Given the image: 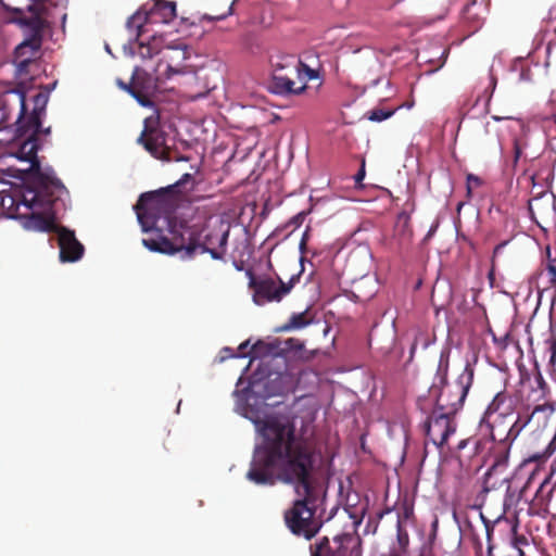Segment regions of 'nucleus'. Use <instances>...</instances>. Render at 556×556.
I'll list each match as a JSON object with an SVG mask.
<instances>
[{
  "mask_svg": "<svg viewBox=\"0 0 556 556\" xmlns=\"http://www.w3.org/2000/svg\"><path fill=\"white\" fill-rule=\"evenodd\" d=\"M233 4L235 2H230L224 10H211L210 12L203 13L202 21L216 22L226 18L232 14Z\"/></svg>",
  "mask_w": 556,
  "mask_h": 556,
  "instance_id": "a878e982",
  "label": "nucleus"
},
{
  "mask_svg": "<svg viewBox=\"0 0 556 556\" xmlns=\"http://www.w3.org/2000/svg\"><path fill=\"white\" fill-rule=\"evenodd\" d=\"M505 244V242H502L494 248L493 257H495L500 253V251L504 248Z\"/></svg>",
  "mask_w": 556,
  "mask_h": 556,
  "instance_id": "58836bf2",
  "label": "nucleus"
},
{
  "mask_svg": "<svg viewBox=\"0 0 556 556\" xmlns=\"http://www.w3.org/2000/svg\"><path fill=\"white\" fill-rule=\"evenodd\" d=\"M121 86L123 89L130 92L142 105L150 104V101L144 96H142L140 92L135 91L130 86L125 85L123 83H121Z\"/></svg>",
  "mask_w": 556,
  "mask_h": 556,
  "instance_id": "c756f323",
  "label": "nucleus"
},
{
  "mask_svg": "<svg viewBox=\"0 0 556 556\" xmlns=\"http://www.w3.org/2000/svg\"><path fill=\"white\" fill-rule=\"evenodd\" d=\"M509 454L494 453V460L484 475L482 493L486 494L493 490L500 489L503 484L510 488V479L505 475Z\"/></svg>",
  "mask_w": 556,
  "mask_h": 556,
  "instance_id": "4468645a",
  "label": "nucleus"
},
{
  "mask_svg": "<svg viewBox=\"0 0 556 556\" xmlns=\"http://www.w3.org/2000/svg\"><path fill=\"white\" fill-rule=\"evenodd\" d=\"M313 320V316L309 314V309L301 313L292 314L288 323L281 327V330L289 331L293 329H302L308 326Z\"/></svg>",
  "mask_w": 556,
  "mask_h": 556,
  "instance_id": "4be33fe9",
  "label": "nucleus"
},
{
  "mask_svg": "<svg viewBox=\"0 0 556 556\" xmlns=\"http://www.w3.org/2000/svg\"><path fill=\"white\" fill-rule=\"evenodd\" d=\"M510 71L517 75V81L529 83L532 80L530 63L525 59H517L511 63Z\"/></svg>",
  "mask_w": 556,
  "mask_h": 556,
  "instance_id": "5701e85b",
  "label": "nucleus"
},
{
  "mask_svg": "<svg viewBox=\"0 0 556 556\" xmlns=\"http://www.w3.org/2000/svg\"><path fill=\"white\" fill-rule=\"evenodd\" d=\"M292 74L295 76L299 83H304L305 86L308 80L319 78V72L317 70L311 68L301 61L296 62L292 70Z\"/></svg>",
  "mask_w": 556,
  "mask_h": 556,
  "instance_id": "b1692460",
  "label": "nucleus"
},
{
  "mask_svg": "<svg viewBox=\"0 0 556 556\" xmlns=\"http://www.w3.org/2000/svg\"><path fill=\"white\" fill-rule=\"evenodd\" d=\"M456 426L454 414L434 407L425 421L424 428L426 437L433 445L442 447L448 438L455 433Z\"/></svg>",
  "mask_w": 556,
  "mask_h": 556,
  "instance_id": "9b49d317",
  "label": "nucleus"
},
{
  "mask_svg": "<svg viewBox=\"0 0 556 556\" xmlns=\"http://www.w3.org/2000/svg\"><path fill=\"white\" fill-rule=\"evenodd\" d=\"M541 409L538 405L531 415H518L517 418L483 416L481 426L485 424L490 431V437L495 443L494 453L509 454L514 441L530 422L533 414Z\"/></svg>",
  "mask_w": 556,
  "mask_h": 556,
  "instance_id": "6e6552de",
  "label": "nucleus"
},
{
  "mask_svg": "<svg viewBox=\"0 0 556 556\" xmlns=\"http://www.w3.org/2000/svg\"><path fill=\"white\" fill-rule=\"evenodd\" d=\"M470 442H473V443H475V445H477V444H478V441H477V440L468 439V440H462V441L458 443V446H457V447H458L459 450H462V448H464V447H465L468 443H470Z\"/></svg>",
  "mask_w": 556,
  "mask_h": 556,
  "instance_id": "c9c22d12",
  "label": "nucleus"
},
{
  "mask_svg": "<svg viewBox=\"0 0 556 556\" xmlns=\"http://www.w3.org/2000/svg\"><path fill=\"white\" fill-rule=\"evenodd\" d=\"M170 238L160 236L155 239H143L142 243L153 252L173 255L185 251L191 257L195 253H210L214 260H223L227 252L229 226L220 219H203L192 224L177 223L166 218Z\"/></svg>",
  "mask_w": 556,
  "mask_h": 556,
  "instance_id": "7ed1b4c3",
  "label": "nucleus"
},
{
  "mask_svg": "<svg viewBox=\"0 0 556 556\" xmlns=\"http://www.w3.org/2000/svg\"><path fill=\"white\" fill-rule=\"evenodd\" d=\"M549 392L547 382L540 370H536L531 383V393L528 395V400L534 403L545 401Z\"/></svg>",
  "mask_w": 556,
  "mask_h": 556,
  "instance_id": "aec40b11",
  "label": "nucleus"
},
{
  "mask_svg": "<svg viewBox=\"0 0 556 556\" xmlns=\"http://www.w3.org/2000/svg\"><path fill=\"white\" fill-rule=\"evenodd\" d=\"M250 355L251 358L281 359L282 367H279V372L292 370L300 363L309 359L303 341L295 338L258 340L251 346Z\"/></svg>",
  "mask_w": 556,
  "mask_h": 556,
  "instance_id": "423d86ee",
  "label": "nucleus"
},
{
  "mask_svg": "<svg viewBox=\"0 0 556 556\" xmlns=\"http://www.w3.org/2000/svg\"><path fill=\"white\" fill-rule=\"evenodd\" d=\"M381 556H408V554L390 547L389 552Z\"/></svg>",
  "mask_w": 556,
  "mask_h": 556,
  "instance_id": "f704fd0d",
  "label": "nucleus"
},
{
  "mask_svg": "<svg viewBox=\"0 0 556 556\" xmlns=\"http://www.w3.org/2000/svg\"><path fill=\"white\" fill-rule=\"evenodd\" d=\"M305 219V213L304 212H301L299 214H296L295 216H293L289 224L294 226V227H300L302 225V223L304 222Z\"/></svg>",
  "mask_w": 556,
  "mask_h": 556,
  "instance_id": "72a5a7b5",
  "label": "nucleus"
},
{
  "mask_svg": "<svg viewBox=\"0 0 556 556\" xmlns=\"http://www.w3.org/2000/svg\"><path fill=\"white\" fill-rule=\"evenodd\" d=\"M262 442L255 447L247 479L258 485H275L278 481L295 484L300 498L287 509L283 519L296 536L312 540L323 521L315 517L324 500L321 486L313 480L320 458L313 442L296 437L294 424L285 416H266L255 421Z\"/></svg>",
  "mask_w": 556,
  "mask_h": 556,
  "instance_id": "f257e3e1",
  "label": "nucleus"
},
{
  "mask_svg": "<svg viewBox=\"0 0 556 556\" xmlns=\"http://www.w3.org/2000/svg\"><path fill=\"white\" fill-rule=\"evenodd\" d=\"M554 122L556 123V115H554Z\"/></svg>",
  "mask_w": 556,
  "mask_h": 556,
  "instance_id": "de8ad7c7",
  "label": "nucleus"
},
{
  "mask_svg": "<svg viewBox=\"0 0 556 556\" xmlns=\"http://www.w3.org/2000/svg\"><path fill=\"white\" fill-rule=\"evenodd\" d=\"M490 2H467L462 10L464 20L472 22L473 27L477 29L481 25L480 9L483 7V11L489 9Z\"/></svg>",
  "mask_w": 556,
  "mask_h": 556,
  "instance_id": "412c9836",
  "label": "nucleus"
},
{
  "mask_svg": "<svg viewBox=\"0 0 556 556\" xmlns=\"http://www.w3.org/2000/svg\"><path fill=\"white\" fill-rule=\"evenodd\" d=\"M366 172H365V160H362L361 168L357 172V174L354 176L355 184L357 186H362V181L365 178Z\"/></svg>",
  "mask_w": 556,
  "mask_h": 556,
  "instance_id": "473e14b6",
  "label": "nucleus"
},
{
  "mask_svg": "<svg viewBox=\"0 0 556 556\" xmlns=\"http://www.w3.org/2000/svg\"><path fill=\"white\" fill-rule=\"evenodd\" d=\"M359 522H361V520H354L353 521V527L355 528Z\"/></svg>",
  "mask_w": 556,
  "mask_h": 556,
  "instance_id": "49530a36",
  "label": "nucleus"
},
{
  "mask_svg": "<svg viewBox=\"0 0 556 556\" xmlns=\"http://www.w3.org/2000/svg\"><path fill=\"white\" fill-rule=\"evenodd\" d=\"M464 203L463 202H459L458 205H457V211L459 212L463 207Z\"/></svg>",
  "mask_w": 556,
  "mask_h": 556,
  "instance_id": "c03bdc74",
  "label": "nucleus"
},
{
  "mask_svg": "<svg viewBox=\"0 0 556 556\" xmlns=\"http://www.w3.org/2000/svg\"><path fill=\"white\" fill-rule=\"evenodd\" d=\"M0 3L8 13L7 21L16 24L24 35V40L14 49L13 63L16 77L26 78L30 74V66L40 58L47 27L46 2H31L25 9Z\"/></svg>",
  "mask_w": 556,
  "mask_h": 556,
  "instance_id": "20e7f679",
  "label": "nucleus"
},
{
  "mask_svg": "<svg viewBox=\"0 0 556 556\" xmlns=\"http://www.w3.org/2000/svg\"><path fill=\"white\" fill-rule=\"evenodd\" d=\"M547 271L552 276L553 279H556V266L548 264Z\"/></svg>",
  "mask_w": 556,
  "mask_h": 556,
  "instance_id": "e433bc0d",
  "label": "nucleus"
},
{
  "mask_svg": "<svg viewBox=\"0 0 556 556\" xmlns=\"http://www.w3.org/2000/svg\"><path fill=\"white\" fill-rule=\"evenodd\" d=\"M176 2H152L150 8L147 4L142 10L132 14L126 23L127 28L134 31L136 37L149 31L150 25H167L177 18Z\"/></svg>",
  "mask_w": 556,
  "mask_h": 556,
  "instance_id": "1a4fd4ad",
  "label": "nucleus"
},
{
  "mask_svg": "<svg viewBox=\"0 0 556 556\" xmlns=\"http://www.w3.org/2000/svg\"><path fill=\"white\" fill-rule=\"evenodd\" d=\"M49 100L48 92L40 91L33 98V109L28 112L26 93L21 88L5 90L0 96L3 111L0 124L9 122L11 114L16 113L14 137L8 141L3 155H9L29 164L24 170L25 186L22 193L23 203L31 210L25 216L24 227L27 230L58 232L61 226L55 224L56 214L65 210V198L68 191L56 177L52 167H42L37 156L42 147L41 136L48 137L51 127L43 128L41 119L46 115Z\"/></svg>",
  "mask_w": 556,
  "mask_h": 556,
  "instance_id": "f03ea898",
  "label": "nucleus"
},
{
  "mask_svg": "<svg viewBox=\"0 0 556 556\" xmlns=\"http://www.w3.org/2000/svg\"><path fill=\"white\" fill-rule=\"evenodd\" d=\"M532 480V477H530L527 481V483L525 484V486L521 489V495L526 492L527 488L529 486L530 482Z\"/></svg>",
  "mask_w": 556,
  "mask_h": 556,
  "instance_id": "a19ab883",
  "label": "nucleus"
},
{
  "mask_svg": "<svg viewBox=\"0 0 556 556\" xmlns=\"http://www.w3.org/2000/svg\"><path fill=\"white\" fill-rule=\"evenodd\" d=\"M483 185V180L475 175V174H468L466 177V195L468 199L472 195V190L475 188L481 187Z\"/></svg>",
  "mask_w": 556,
  "mask_h": 556,
  "instance_id": "c85d7f7f",
  "label": "nucleus"
},
{
  "mask_svg": "<svg viewBox=\"0 0 556 556\" xmlns=\"http://www.w3.org/2000/svg\"><path fill=\"white\" fill-rule=\"evenodd\" d=\"M250 277L249 287L253 289V301L257 305L268 302H279L289 291L291 285H286L281 279L278 282L271 278L256 279L251 270L247 273Z\"/></svg>",
  "mask_w": 556,
  "mask_h": 556,
  "instance_id": "ddd939ff",
  "label": "nucleus"
},
{
  "mask_svg": "<svg viewBox=\"0 0 556 556\" xmlns=\"http://www.w3.org/2000/svg\"><path fill=\"white\" fill-rule=\"evenodd\" d=\"M517 400L507 392H498L488 405L484 415L488 417L515 418Z\"/></svg>",
  "mask_w": 556,
  "mask_h": 556,
  "instance_id": "dca6fc26",
  "label": "nucleus"
},
{
  "mask_svg": "<svg viewBox=\"0 0 556 556\" xmlns=\"http://www.w3.org/2000/svg\"><path fill=\"white\" fill-rule=\"evenodd\" d=\"M223 352H229V356H235V354L231 353V349L225 348Z\"/></svg>",
  "mask_w": 556,
  "mask_h": 556,
  "instance_id": "79ce46f5",
  "label": "nucleus"
},
{
  "mask_svg": "<svg viewBox=\"0 0 556 556\" xmlns=\"http://www.w3.org/2000/svg\"><path fill=\"white\" fill-rule=\"evenodd\" d=\"M394 113L395 110H384L376 108L368 112V119L372 122H382L391 117Z\"/></svg>",
  "mask_w": 556,
  "mask_h": 556,
  "instance_id": "bb28decb",
  "label": "nucleus"
},
{
  "mask_svg": "<svg viewBox=\"0 0 556 556\" xmlns=\"http://www.w3.org/2000/svg\"><path fill=\"white\" fill-rule=\"evenodd\" d=\"M376 293L375 286L369 281L362 279L354 286L353 294L358 301H367Z\"/></svg>",
  "mask_w": 556,
  "mask_h": 556,
  "instance_id": "393cba45",
  "label": "nucleus"
},
{
  "mask_svg": "<svg viewBox=\"0 0 556 556\" xmlns=\"http://www.w3.org/2000/svg\"><path fill=\"white\" fill-rule=\"evenodd\" d=\"M521 154H522V148H521V146L519 143V140L518 139H514V160H513L514 166L517 165Z\"/></svg>",
  "mask_w": 556,
  "mask_h": 556,
  "instance_id": "2f4dec72",
  "label": "nucleus"
},
{
  "mask_svg": "<svg viewBox=\"0 0 556 556\" xmlns=\"http://www.w3.org/2000/svg\"><path fill=\"white\" fill-rule=\"evenodd\" d=\"M294 77L295 76L292 74V72L289 75L283 74L281 70H276L271 79V90L275 93L281 96L302 93L306 89V86L304 83L301 84L299 80L296 81Z\"/></svg>",
  "mask_w": 556,
  "mask_h": 556,
  "instance_id": "f3484780",
  "label": "nucleus"
},
{
  "mask_svg": "<svg viewBox=\"0 0 556 556\" xmlns=\"http://www.w3.org/2000/svg\"><path fill=\"white\" fill-rule=\"evenodd\" d=\"M448 357L444 358L441 354L438 376L441 387L433 384L430 393L435 396V406L441 410L456 415L464 406L467 394L472 386L475 369L470 364H466L464 370L452 383L447 382Z\"/></svg>",
  "mask_w": 556,
  "mask_h": 556,
  "instance_id": "39448f33",
  "label": "nucleus"
},
{
  "mask_svg": "<svg viewBox=\"0 0 556 556\" xmlns=\"http://www.w3.org/2000/svg\"><path fill=\"white\" fill-rule=\"evenodd\" d=\"M188 47L182 41H175L173 45L166 47L168 51L164 55L167 64V70L173 73H179L184 62L189 58Z\"/></svg>",
  "mask_w": 556,
  "mask_h": 556,
  "instance_id": "a211bd4d",
  "label": "nucleus"
},
{
  "mask_svg": "<svg viewBox=\"0 0 556 556\" xmlns=\"http://www.w3.org/2000/svg\"><path fill=\"white\" fill-rule=\"evenodd\" d=\"M194 185L195 181L193 176L189 173H186L179 180L168 186L166 189H162L157 192L142 193L135 208L143 231L157 228L159 219L155 218L154 212L159 208V205L165 193H186L193 190Z\"/></svg>",
  "mask_w": 556,
  "mask_h": 556,
  "instance_id": "0eeeda50",
  "label": "nucleus"
},
{
  "mask_svg": "<svg viewBox=\"0 0 556 556\" xmlns=\"http://www.w3.org/2000/svg\"><path fill=\"white\" fill-rule=\"evenodd\" d=\"M56 235L62 262H76L81 258L85 249L76 239L74 231L61 226Z\"/></svg>",
  "mask_w": 556,
  "mask_h": 556,
  "instance_id": "2eb2a0df",
  "label": "nucleus"
},
{
  "mask_svg": "<svg viewBox=\"0 0 556 556\" xmlns=\"http://www.w3.org/2000/svg\"><path fill=\"white\" fill-rule=\"evenodd\" d=\"M530 178L532 180V184L535 185L536 175L533 174L530 176Z\"/></svg>",
  "mask_w": 556,
  "mask_h": 556,
  "instance_id": "37998d69",
  "label": "nucleus"
},
{
  "mask_svg": "<svg viewBox=\"0 0 556 556\" xmlns=\"http://www.w3.org/2000/svg\"><path fill=\"white\" fill-rule=\"evenodd\" d=\"M137 142L155 159L170 161V151L166 147V134L160 129L153 117L144 119V127Z\"/></svg>",
  "mask_w": 556,
  "mask_h": 556,
  "instance_id": "f8f14e48",
  "label": "nucleus"
},
{
  "mask_svg": "<svg viewBox=\"0 0 556 556\" xmlns=\"http://www.w3.org/2000/svg\"><path fill=\"white\" fill-rule=\"evenodd\" d=\"M250 342L245 341L239 345V351L242 355H245V350L249 346Z\"/></svg>",
  "mask_w": 556,
  "mask_h": 556,
  "instance_id": "4c0bfd02",
  "label": "nucleus"
},
{
  "mask_svg": "<svg viewBox=\"0 0 556 556\" xmlns=\"http://www.w3.org/2000/svg\"><path fill=\"white\" fill-rule=\"evenodd\" d=\"M408 544L409 538L407 532L399 528L396 544H393L391 547L408 554Z\"/></svg>",
  "mask_w": 556,
  "mask_h": 556,
  "instance_id": "cd10ccee",
  "label": "nucleus"
},
{
  "mask_svg": "<svg viewBox=\"0 0 556 556\" xmlns=\"http://www.w3.org/2000/svg\"><path fill=\"white\" fill-rule=\"evenodd\" d=\"M311 556H362V541L354 532H342L318 539L309 545Z\"/></svg>",
  "mask_w": 556,
  "mask_h": 556,
  "instance_id": "9d476101",
  "label": "nucleus"
},
{
  "mask_svg": "<svg viewBox=\"0 0 556 556\" xmlns=\"http://www.w3.org/2000/svg\"><path fill=\"white\" fill-rule=\"evenodd\" d=\"M417 340H418V338L416 337V338L414 339V342H413L412 346H410V354H412V355L415 353V351H416V349H417Z\"/></svg>",
  "mask_w": 556,
  "mask_h": 556,
  "instance_id": "ea45409f",
  "label": "nucleus"
},
{
  "mask_svg": "<svg viewBox=\"0 0 556 556\" xmlns=\"http://www.w3.org/2000/svg\"><path fill=\"white\" fill-rule=\"evenodd\" d=\"M225 355H227V357H230L229 352H225ZM225 358H226V356H222L220 361H224Z\"/></svg>",
  "mask_w": 556,
  "mask_h": 556,
  "instance_id": "a18cd8bd",
  "label": "nucleus"
},
{
  "mask_svg": "<svg viewBox=\"0 0 556 556\" xmlns=\"http://www.w3.org/2000/svg\"><path fill=\"white\" fill-rule=\"evenodd\" d=\"M546 197V193H542L541 197L534 198L531 201H529V211L532 216V218L539 224V222L535 219V212H534V205L538 207L541 205V202Z\"/></svg>",
  "mask_w": 556,
  "mask_h": 556,
  "instance_id": "7c9ffc66",
  "label": "nucleus"
},
{
  "mask_svg": "<svg viewBox=\"0 0 556 556\" xmlns=\"http://www.w3.org/2000/svg\"><path fill=\"white\" fill-rule=\"evenodd\" d=\"M549 475L546 477L541 483L539 489L536 490L534 497L532 500V508H535L538 511H544L547 513L549 509L552 496H553V490L554 486L551 485Z\"/></svg>",
  "mask_w": 556,
  "mask_h": 556,
  "instance_id": "6ab92c4d",
  "label": "nucleus"
}]
</instances>
